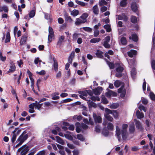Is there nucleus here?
Returning <instances> with one entry per match:
<instances>
[{"label":"nucleus","mask_w":155,"mask_h":155,"mask_svg":"<svg viewBox=\"0 0 155 155\" xmlns=\"http://www.w3.org/2000/svg\"><path fill=\"white\" fill-rule=\"evenodd\" d=\"M127 127H116V135L119 141L121 139L120 135H122V138L125 140L128 135L127 131Z\"/></svg>","instance_id":"1"},{"label":"nucleus","mask_w":155,"mask_h":155,"mask_svg":"<svg viewBox=\"0 0 155 155\" xmlns=\"http://www.w3.org/2000/svg\"><path fill=\"white\" fill-rule=\"evenodd\" d=\"M26 133V131H24L18 139L16 140V142L18 143L19 142H20L23 143L25 141L27 140L28 138V136L27 134H25Z\"/></svg>","instance_id":"2"},{"label":"nucleus","mask_w":155,"mask_h":155,"mask_svg":"<svg viewBox=\"0 0 155 155\" xmlns=\"http://www.w3.org/2000/svg\"><path fill=\"white\" fill-rule=\"evenodd\" d=\"M93 117L95 123H101L102 122V119L100 115H97L96 113H94Z\"/></svg>","instance_id":"3"},{"label":"nucleus","mask_w":155,"mask_h":155,"mask_svg":"<svg viewBox=\"0 0 155 155\" xmlns=\"http://www.w3.org/2000/svg\"><path fill=\"white\" fill-rule=\"evenodd\" d=\"M64 17L65 21L66 23H68L70 24L72 23L73 21V19L70 16L68 15V13L66 12L64 13Z\"/></svg>","instance_id":"4"},{"label":"nucleus","mask_w":155,"mask_h":155,"mask_svg":"<svg viewBox=\"0 0 155 155\" xmlns=\"http://www.w3.org/2000/svg\"><path fill=\"white\" fill-rule=\"evenodd\" d=\"M62 123V122L61 121L56 122L54 123L52 126H61ZM62 124L63 126H74L73 125H70L68 123L66 122H63Z\"/></svg>","instance_id":"5"},{"label":"nucleus","mask_w":155,"mask_h":155,"mask_svg":"<svg viewBox=\"0 0 155 155\" xmlns=\"http://www.w3.org/2000/svg\"><path fill=\"white\" fill-rule=\"evenodd\" d=\"M118 92L120 93V96L121 97H125L126 94V90L124 88V86H122L118 90Z\"/></svg>","instance_id":"6"},{"label":"nucleus","mask_w":155,"mask_h":155,"mask_svg":"<svg viewBox=\"0 0 155 155\" xmlns=\"http://www.w3.org/2000/svg\"><path fill=\"white\" fill-rule=\"evenodd\" d=\"M105 111L113 115L115 118H117L118 117V114L116 111L114 110H111L110 109L107 108L105 109Z\"/></svg>","instance_id":"7"},{"label":"nucleus","mask_w":155,"mask_h":155,"mask_svg":"<svg viewBox=\"0 0 155 155\" xmlns=\"http://www.w3.org/2000/svg\"><path fill=\"white\" fill-rule=\"evenodd\" d=\"M21 148H22V149L20 155H25L29 150L28 147L26 145L22 146Z\"/></svg>","instance_id":"8"},{"label":"nucleus","mask_w":155,"mask_h":155,"mask_svg":"<svg viewBox=\"0 0 155 155\" xmlns=\"http://www.w3.org/2000/svg\"><path fill=\"white\" fill-rule=\"evenodd\" d=\"M105 94L107 97L109 98L111 96L113 97H116L117 95L116 93L110 90H109V91L106 93Z\"/></svg>","instance_id":"9"},{"label":"nucleus","mask_w":155,"mask_h":155,"mask_svg":"<svg viewBox=\"0 0 155 155\" xmlns=\"http://www.w3.org/2000/svg\"><path fill=\"white\" fill-rule=\"evenodd\" d=\"M81 18L80 17L78 18H77L76 19V21L75 22V25L77 26H79L81 24H83L86 22V21L84 19H81Z\"/></svg>","instance_id":"10"},{"label":"nucleus","mask_w":155,"mask_h":155,"mask_svg":"<svg viewBox=\"0 0 155 155\" xmlns=\"http://www.w3.org/2000/svg\"><path fill=\"white\" fill-rule=\"evenodd\" d=\"M59 95V93L58 92H55L53 93L51 95V99L53 100H56L59 99L60 98Z\"/></svg>","instance_id":"11"},{"label":"nucleus","mask_w":155,"mask_h":155,"mask_svg":"<svg viewBox=\"0 0 155 155\" xmlns=\"http://www.w3.org/2000/svg\"><path fill=\"white\" fill-rule=\"evenodd\" d=\"M88 128V127H76V131L77 133H79L81 132H84V130L87 129Z\"/></svg>","instance_id":"12"},{"label":"nucleus","mask_w":155,"mask_h":155,"mask_svg":"<svg viewBox=\"0 0 155 155\" xmlns=\"http://www.w3.org/2000/svg\"><path fill=\"white\" fill-rule=\"evenodd\" d=\"M92 11L94 14L96 15H97L99 13V9L97 5H95L92 8Z\"/></svg>","instance_id":"13"},{"label":"nucleus","mask_w":155,"mask_h":155,"mask_svg":"<svg viewBox=\"0 0 155 155\" xmlns=\"http://www.w3.org/2000/svg\"><path fill=\"white\" fill-rule=\"evenodd\" d=\"M27 37L26 35L23 36L21 37L20 41V45L22 46L24 45L26 42Z\"/></svg>","instance_id":"14"},{"label":"nucleus","mask_w":155,"mask_h":155,"mask_svg":"<svg viewBox=\"0 0 155 155\" xmlns=\"http://www.w3.org/2000/svg\"><path fill=\"white\" fill-rule=\"evenodd\" d=\"M102 133L105 136H108L109 134L108 128L104 127L102 131Z\"/></svg>","instance_id":"15"},{"label":"nucleus","mask_w":155,"mask_h":155,"mask_svg":"<svg viewBox=\"0 0 155 155\" xmlns=\"http://www.w3.org/2000/svg\"><path fill=\"white\" fill-rule=\"evenodd\" d=\"M129 38L130 40L132 39L133 41L135 42H137L138 40V37L136 34H133L131 35V36H130Z\"/></svg>","instance_id":"16"},{"label":"nucleus","mask_w":155,"mask_h":155,"mask_svg":"<svg viewBox=\"0 0 155 155\" xmlns=\"http://www.w3.org/2000/svg\"><path fill=\"white\" fill-rule=\"evenodd\" d=\"M74 52L72 51L68 57V63L70 64H72V60L74 55Z\"/></svg>","instance_id":"17"},{"label":"nucleus","mask_w":155,"mask_h":155,"mask_svg":"<svg viewBox=\"0 0 155 155\" xmlns=\"http://www.w3.org/2000/svg\"><path fill=\"white\" fill-rule=\"evenodd\" d=\"M137 51L134 50H131L130 51L127 52L128 55L130 57H133L134 55L136 54Z\"/></svg>","instance_id":"18"},{"label":"nucleus","mask_w":155,"mask_h":155,"mask_svg":"<svg viewBox=\"0 0 155 155\" xmlns=\"http://www.w3.org/2000/svg\"><path fill=\"white\" fill-rule=\"evenodd\" d=\"M131 8L132 10L135 12L137 10V7L135 2H133L131 4Z\"/></svg>","instance_id":"19"},{"label":"nucleus","mask_w":155,"mask_h":155,"mask_svg":"<svg viewBox=\"0 0 155 155\" xmlns=\"http://www.w3.org/2000/svg\"><path fill=\"white\" fill-rule=\"evenodd\" d=\"M10 68L9 70L7 71L8 73H12L15 71L16 67L15 65L14 64H12L10 66Z\"/></svg>","instance_id":"20"},{"label":"nucleus","mask_w":155,"mask_h":155,"mask_svg":"<svg viewBox=\"0 0 155 155\" xmlns=\"http://www.w3.org/2000/svg\"><path fill=\"white\" fill-rule=\"evenodd\" d=\"M65 38L64 35L61 36L59 38L58 41L57 43V45L61 46V45L62 42L63 41Z\"/></svg>","instance_id":"21"},{"label":"nucleus","mask_w":155,"mask_h":155,"mask_svg":"<svg viewBox=\"0 0 155 155\" xmlns=\"http://www.w3.org/2000/svg\"><path fill=\"white\" fill-rule=\"evenodd\" d=\"M109 114H110L105 112V113L104 114V117L108 121H112L113 120V118L109 115Z\"/></svg>","instance_id":"22"},{"label":"nucleus","mask_w":155,"mask_h":155,"mask_svg":"<svg viewBox=\"0 0 155 155\" xmlns=\"http://www.w3.org/2000/svg\"><path fill=\"white\" fill-rule=\"evenodd\" d=\"M95 54L97 57L99 58H102L103 57V53L102 51L97 50Z\"/></svg>","instance_id":"23"},{"label":"nucleus","mask_w":155,"mask_h":155,"mask_svg":"<svg viewBox=\"0 0 155 155\" xmlns=\"http://www.w3.org/2000/svg\"><path fill=\"white\" fill-rule=\"evenodd\" d=\"M78 93L80 94V97L83 99L84 98L83 96H87V95L86 91H79Z\"/></svg>","instance_id":"24"},{"label":"nucleus","mask_w":155,"mask_h":155,"mask_svg":"<svg viewBox=\"0 0 155 155\" xmlns=\"http://www.w3.org/2000/svg\"><path fill=\"white\" fill-rule=\"evenodd\" d=\"M55 138L56 140V141L58 143L62 145L64 144V143L63 140L59 137L58 136H56L55 137Z\"/></svg>","instance_id":"25"},{"label":"nucleus","mask_w":155,"mask_h":155,"mask_svg":"<svg viewBox=\"0 0 155 155\" xmlns=\"http://www.w3.org/2000/svg\"><path fill=\"white\" fill-rule=\"evenodd\" d=\"M136 115L137 117L139 119H142L144 117L143 114L140 113V111L139 110L137 111Z\"/></svg>","instance_id":"26"},{"label":"nucleus","mask_w":155,"mask_h":155,"mask_svg":"<svg viewBox=\"0 0 155 155\" xmlns=\"http://www.w3.org/2000/svg\"><path fill=\"white\" fill-rule=\"evenodd\" d=\"M70 132H68V133L64 134L65 137L68 139L71 140L73 139V137L70 134Z\"/></svg>","instance_id":"27"},{"label":"nucleus","mask_w":155,"mask_h":155,"mask_svg":"<svg viewBox=\"0 0 155 155\" xmlns=\"http://www.w3.org/2000/svg\"><path fill=\"white\" fill-rule=\"evenodd\" d=\"M136 74V72L135 68H132L131 71V76L133 79H134L135 78V75Z\"/></svg>","instance_id":"28"},{"label":"nucleus","mask_w":155,"mask_h":155,"mask_svg":"<svg viewBox=\"0 0 155 155\" xmlns=\"http://www.w3.org/2000/svg\"><path fill=\"white\" fill-rule=\"evenodd\" d=\"M16 129H15L12 132L13 135L11 139V141L12 143H14L15 140L16 138V135L15 134V133L16 132Z\"/></svg>","instance_id":"29"},{"label":"nucleus","mask_w":155,"mask_h":155,"mask_svg":"<svg viewBox=\"0 0 155 155\" xmlns=\"http://www.w3.org/2000/svg\"><path fill=\"white\" fill-rule=\"evenodd\" d=\"M79 12L78 10L76 9H74L71 12V15H72L73 17H75L78 15Z\"/></svg>","instance_id":"30"},{"label":"nucleus","mask_w":155,"mask_h":155,"mask_svg":"<svg viewBox=\"0 0 155 155\" xmlns=\"http://www.w3.org/2000/svg\"><path fill=\"white\" fill-rule=\"evenodd\" d=\"M104 28L106 30L107 32H109L111 31V28L110 25L108 24H106L104 26Z\"/></svg>","instance_id":"31"},{"label":"nucleus","mask_w":155,"mask_h":155,"mask_svg":"<svg viewBox=\"0 0 155 155\" xmlns=\"http://www.w3.org/2000/svg\"><path fill=\"white\" fill-rule=\"evenodd\" d=\"M127 61L129 64V66L130 68H132L133 67V66L134 65L135 60L134 59L128 60Z\"/></svg>","instance_id":"32"},{"label":"nucleus","mask_w":155,"mask_h":155,"mask_svg":"<svg viewBox=\"0 0 155 155\" xmlns=\"http://www.w3.org/2000/svg\"><path fill=\"white\" fill-rule=\"evenodd\" d=\"M88 103L89 107H96L97 106V105L95 103L90 100H89Z\"/></svg>","instance_id":"33"},{"label":"nucleus","mask_w":155,"mask_h":155,"mask_svg":"<svg viewBox=\"0 0 155 155\" xmlns=\"http://www.w3.org/2000/svg\"><path fill=\"white\" fill-rule=\"evenodd\" d=\"M10 34L9 32H8L6 33V38L5 40V42L7 43L10 41Z\"/></svg>","instance_id":"34"},{"label":"nucleus","mask_w":155,"mask_h":155,"mask_svg":"<svg viewBox=\"0 0 155 155\" xmlns=\"http://www.w3.org/2000/svg\"><path fill=\"white\" fill-rule=\"evenodd\" d=\"M35 14V10H32L30 12L29 14V16L30 18H32L33 17Z\"/></svg>","instance_id":"35"},{"label":"nucleus","mask_w":155,"mask_h":155,"mask_svg":"<svg viewBox=\"0 0 155 155\" xmlns=\"http://www.w3.org/2000/svg\"><path fill=\"white\" fill-rule=\"evenodd\" d=\"M101 40L100 38H93L91 39L90 41V42L91 43H95L99 42Z\"/></svg>","instance_id":"36"},{"label":"nucleus","mask_w":155,"mask_h":155,"mask_svg":"<svg viewBox=\"0 0 155 155\" xmlns=\"http://www.w3.org/2000/svg\"><path fill=\"white\" fill-rule=\"evenodd\" d=\"M82 61L83 62L84 64L85 65H86V68L84 69V71L86 72V69H87V61H86V60L85 58V57L84 56H82Z\"/></svg>","instance_id":"37"},{"label":"nucleus","mask_w":155,"mask_h":155,"mask_svg":"<svg viewBox=\"0 0 155 155\" xmlns=\"http://www.w3.org/2000/svg\"><path fill=\"white\" fill-rule=\"evenodd\" d=\"M101 101L104 104H107L108 103V101L107 99L104 96H102L101 97Z\"/></svg>","instance_id":"38"},{"label":"nucleus","mask_w":155,"mask_h":155,"mask_svg":"<svg viewBox=\"0 0 155 155\" xmlns=\"http://www.w3.org/2000/svg\"><path fill=\"white\" fill-rule=\"evenodd\" d=\"M88 17V15L86 13H83L80 17L81 19H84L86 21V22L87 21V18Z\"/></svg>","instance_id":"39"},{"label":"nucleus","mask_w":155,"mask_h":155,"mask_svg":"<svg viewBox=\"0 0 155 155\" xmlns=\"http://www.w3.org/2000/svg\"><path fill=\"white\" fill-rule=\"evenodd\" d=\"M54 68L55 71H58V64L57 61L54 59Z\"/></svg>","instance_id":"40"},{"label":"nucleus","mask_w":155,"mask_h":155,"mask_svg":"<svg viewBox=\"0 0 155 155\" xmlns=\"http://www.w3.org/2000/svg\"><path fill=\"white\" fill-rule=\"evenodd\" d=\"M120 41L121 44L124 45H126L127 43V41L126 38L124 37H123L121 38Z\"/></svg>","instance_id":"41"},{"label":"nucleus","mask_w":155,"mask_h":155,"mask_svg":"<svg viewBox=\"0 0 155 155\" xmlns=\"http://www.w3.org/2000/svg\"><path fill=\"white\" fill-rule=\"evenodd\" d=\"M151 66L152 69L153 70V72L154 73L155 71V60H151Z\"/></svg>","instance_id":"42"},{"label":"nucleus","mask_w":155,"mask_h":155,"mask_svg":"<svg viewBox=\"0 0 155 155\" xmlns=\"http://www.w3.org/2000/svg\"><path fill=\"white\" fill-rule=\"evenodd\" d=\"M27 73L29 76V78L31 80V82L32 81H35L34 79L32 77V74L29 70H27Z\"/></svg>","instance_id":"43"},{"label":"nucleus","mask_w":155,"mask_h":155,"mask_svg":"<svg viewBox=\"0 0 155 155\" xmlns=\"http://www.w3.org/2000/svg\"><path fill=\"white\" fill-rule=\"evenodd\" d=\"M131 21L133 23H136L137 21V19L136 17L135 16H132L130 18Z\"/></svg>","instance_id":"44"},{"label":"nucleus","mask_w":155,"mask_h":155,"mask_svg":"<svg viewBox=\"0 0 155 155\" xmlns=\"http://www.w3.org/2000/svg\"><path fill=\"white\" fill-rule=\"evenodd\" d=\"M77 138L78 139L81 141H83L85 140V138L81 134H78L77 135Z\"/></svg>","instance_id":"45"},{"label":"nucleus","mask_w":155,"mask_h":155,"mask_svg":"<svg viewBox=\"0 0 155 155\" xmlns=\"http://www.w3.org/2000/svg\"><path fill=\"white\" fill-rule=\"evenodd\" d=\"M31 87L32 88V91L34 92L36 94L38 95V93L36 92L35 91V88H34V84H35V81H32L31 82Z\"/></svg>","instance_id":"46"},{"label":"nucleus","mask_w":155,"mask_h":155,"mask_svg":"<svg viewBox=\"0 0 155 155\" xmlns=\"http://www.w3.org/2000/svg\"><path fill=\"white\" fill-rule=\"evenodd\" d=\"M76 3L78 4V5H81L82 6H85L86 4L85 3L79 1L78 0H75Z\"/></svg>","instance_id":"47"},{"label":"nucleus","mask_w":155,"mask_h":155,"mask_svg":"<svg viewBox=\"0 0 155 155\" xmlns=\"http://www.w3.org/2000/svg\"><path fill=\"white\" fill-rule=\"evenodd\" d=\"M99 4L100 6H102L104 5H107V3L105 0H101V1H99Z\"/></svg>","instance_id":"48"},{"label":"nucleus","mask_w":155,"mask_h":155,"mask_svg":"<svg viewBox=\"0 0 155 155\" xmlns=\"http://www.w3.org/2000/svg\"><path fill=\"white\" fill-rule=\"evenodd\" d=\"M124 69L123 67L121 66H118L116 69V70L117 72H122Z\"/></svg>","instance_id":"49"},{"label":"nucleus","mask_w":155,"mask_h":155,"mask_svg":"<svg viewBox=\"0 0 155 155\" xmlns=\"http://www.w3.org/2000/svg\"><path fill=\"white\" fill-rule=\"evenodd\" d=\"M54 34H49L48 37V42L49 43L51 42L52 39L54 37Z\"/></svg>","instance_id":"50"},{"label":"nucleus","mask_w":155,"mask_h":155,"mask_svg":"<svg viewBox=\"0 0 155 155\" xmlns=\"http://www.w3.org/2000/svg\"><path fill=\"white\" fill-rule=\"evenodd\" d=\"M90 99L93 101H100V98H99L97 96L95 97L94 96H91V97Z\"/></svg>","instance_id":"51"},{"label":"nucleus","mask_w":155,"mask_h":155,"mask_svg":"<svg viewBox=\"0 0 155 155\" xmlns=\"http://www.w3.org/2000/svg\"><path fill=\"white\" fill-rule=\"evenodd\" d=\"M82 28L85 31H87L89 32H91L92 31V29L89 27H84Z\"/></svg>","instance_id":"52"},{"label":"nucleus","mask_w":155,"mask_h":155,"mask_svg":"<svg viewBox=\"0 0 155 155\" xmlns=\"http://www.w3.org/2000/svg\"><path fill=\"white\" fill-rule=\"evenodd\" d=\"M114 85L116 87H118L120 85V82L119 81L116 80L114 82Z\"/></svg>","instance_id":"53"},{"label":"nucleus","mask_w":155,"mask_h":155,"mask_svg":"<svg viewBox=\"0 0 155 155\" xmlns=\"http://www.w3.org/2000/svg\"><path fill=\"white\" fill-rule=\"evenodd\" d=\"M150 98L152 100L155 101V95L153 92H150Z\"/></svg>","instance_id":"54"},{"label":"nucleus","mask_w":155,"mask_h":155,"mask_svg":"<svg viewBox=\"0 0 155 155\" xmlns=\"http://www.w3.org/2000/svg\"><path fill=\"white\" fill-rule=\"evenodd\" d=\"M134 122L135 123L136 126H141V124L139 121L135 119L134 120Z\"/></svg>","instance_id":"55"},{"label":"nucleus","mask_w":155,"mask_h":155,"mask_svg":"<svg viewBox=\"0 0 155 155\" xmlns=\"http://www.w3.org/2000/svg\"><path fill=\"white\" fill-rule=\"evenodd\" d=\"M37 151V150L36 148H33L31 151V152L28 155H33Z\"/></svg>","instance_id":"56"},{"label":"nucleus","mask_w":155,"mask_h":155,"mask_svg":"<svg viewBox=\"0 0 155 155\" xmlns=\"http://www.w3.org/2000/svg\"><path fill=\"white\" fill-rule=\"evenodd\" d=\"M118 107V104L116 103H113L111 105L110 107L111 108L116 109Z\"/></svg>","instance_id":"57"},{"label":"nucleus","mask_w":155,"mask_h":155,"mask_svg":"<svg viewBox=\"0 0 155 155\" xmlns=\"http://www.w3.org/2000/svg\"><path fill=\"white\" fill-rule=\"evenodd\" d=\"M107 7L103 6L102 7L100 8L101 11V12H103L107 10Z\"/></svg>","instance_id":"58"},{"label":"nucleus","mask_w":155,"mask_h":155,"mask_svg":"<svg viewBox=\"0 0 155 155\" xmlns=\"http://www.w3.org/2000/svg\"><path fill=\"white\" fill-rule=\"evenodd\" d=\"M108 43V42H104L103 46L105 48H110V45Z\"/></svg>","instance_id":"59"},{"label":"nucleus","mask_w":155,"mask_h":155,"mask_svg":"<svg viewBox=\"0 0 155 155\" xmlns=\"http://www.w3.org/2000/svg\"><path fill=\"white\" fill-rule=\"evenodd\" d=\"M129 130L131 134L133 133L135 130V127H130Z\"/></svg>","instance_id":"60"},{"label":"nucleus","mask_w":155,"mask_h":155,"mask_svg":"<svg viewBox=\"0 0 155 155\" xmlns=\"http://www.w3.org/2000/svg\"><path fill=\"white\" fill-rule=\"evenodd\" d=\"M36 73L41 75H43L45 74V71L44 70H42L40 72L37 71Z\"/></svg>","instance_id":"61"},{"label":"nucleus","mask_w":155,"mask_h":155,"mask_svg":"<svg viewBox=\"0 0 155 155\" xmlns=\"http://www.w3.org/2000/svg\"><path fill=\"white\" fill-rule=\"evenodd\" d=\"M127 4V1L122 0L120 2V5L123 7L125 6Z\"/></svg>","instance_id":"62"},{"label":"nucleus","mask_w":155,"mask_h":155,"mask_svg":"<svg viewBox=\"0 0 155 155\" xmlns=\"http://www.w3.org/2000/svg\"><path fill=\"white\" fill-rule=\"evenodd\" d=\"M78 37V35L77 34L74 33L73 34L72 38L74 41H76Z\"/></svg>","instance_id":"63"},{"label":"nucleus","mask_w":155,"mask_h":155,"mask_svg":"<svg viewBox=\"0 0 155 155\" xmlns=\"http://www.w3.org/2000/svg\"><path fill=\"white\" fill-rule=\"evenodd\" d=\"M152 44V47L155 49V36L153 37Z\"/></svg>","instance_id":"64"}]
</instances>
